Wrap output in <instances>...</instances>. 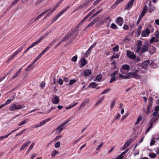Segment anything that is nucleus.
<instances>
[{
	"mask_svg": "<svg viewBox=\"0 0 159 159\" xmlns=\"http://www.w3.org/2000/svg\"><path fill=\"white\" fill-rule=\"evenodd\" d=\"M138 70H135L134 72H130L127 73L126 75H123L120 74H119V77L122 79H128L129 78H133L136 79H140L141 75L137 74Z\"/></svg>",
	"mask_w": 159,
	"mask_h": 159,
	"instance_id": "obj_1",
	"label": "nucleus"
},
{
	"mask_svg": "<svg viewBox=\"0 0 159 159\" xmlns=\"http://www.w3.org/2000/svg\"><path fill=\"white\" fill-rule=\"evenodd\" d=\"M78 28H76L75 29L70 30L66 35V37L67 39H74L75 38L78 34Z\"/></svg>",
	"mask_w": 159,
	"mask_h": 159,
	"instance_id": "obj_2",
	"label": "nucleus"
},
{
	"mask_svg": "<svg viewBox=\"0 0 159 159\" xmlns=\"http://www.w3.org/2000/svg\"><path fill=\"white\" fill-rule=\"evenodd\" d=\"M25 107L24 105L20 104L17 105L15 103L12 104L9 108V109L11 111L15 110H19L21 109H23Z\"/></svg>",
	"mask_w": 159,
	"mask_h": 159,
	"instance_id": "obj_3",
	"label": "nucleus"
},
{
	"mask_svg": "<svg viewBox=\"0 0 159 159\" xmlns=\"http://www.w3.org/2000/svg\"><path fill=\"white\" fill-rule=\"evenodd\" d=\"M23 48V46L20 47L16 51L14 52L13 55L8 59L6 62H7L10 60L12 59L18 53L22 50Z\"/></svg>",
	"mask_w": 159,
	"mask_h": 159,
	"instance_id": "obj_4",
	"label": "nucleus"
},
{
	"mask_svg": "<svg viewBox=\"0 0 159 159\" xmlns=\"http://www.w3.org/2000/svg\"><path fill=\"white\" fill-rule=\"evenodd\" d=\"M49 49V47L48 46L44 49L42 52L35 58L32 64H34L37 60H38L46 52L48 51Z\"/></svg>",
	"mask_w": 159,
	"mask_h": 159,
	"instance_id": "obj_5",
	"label": "nucleus"
},
{
	"mask_svg": "<svg viewBox=\"0 0 159 159\" xmlns=\"http://www.w3.org/2000/svg\"><path fill=\"white\" fill-rule=\"evenodd\" d=\"M150 33V30L148 28L144 29L141 33V36L142 37H145L149 36Z\"/></svg>",
	"mask_w": 159,
	"mask_h": 159,
	"instance_id": "obj_6",
	"label": "nucleus"
},
{
	"mask_svg": "<svg viewBox=\"0 0 159 159\" xmlns=\"http://www.w3.org/2000/svg\"><path fill=\"white\" fill-rule=\"evenodd\" d=\"M62 0L60 1L54 7L53 9L51 10L50 12H49L45 17L46 18L47 17L49 16L52 14L56 9L58 6L61 4Z\"/></svg>",
	"mask_w": 159,
	"mask_h": 159,
	"instance_id": "obj_7",
	"label": "nucleus"
},
{
	"mask_svg": "<svg viewBox=\"0 0 159 159\" xmlns=\"http://www.w3.org/2000/svg\"><path fill=\"white\" fill-rule=\"evenodd\" d=\"M60 101V99L59 97L56 95L53 96V98L52 99V102L54 104H58Z\"/></svg>",
	"mask_w": 159,
	"mask_h": 159,
	"instance_id": "obj_8",
	"label": "nucleus"
},
{
	"mask_svg": "<svg viewBox=\"0 0 159 159\" xmlns=\"http://www.w3.org/2000/svg\"><path fill=\"white\" fill-rule=\"evenodd\" d=\"M50 120V118H48L46 119H45L44 120H43L41 121V122L38 123L35 125V127H39L41 126L44 124H45L46 123L49 121Z\"/></svg>",
	"mask_w": 159,
	"mask_h": 159,
	"instance_id": "obj_9",
	"label": "nucleus"
},
{
	"mask_svg": "<svg viewBox=\"0 0 159 159\" xmlns=\"http://www.w3.org/2000/svg\"><path fill=\"white\" fill-rule=\"evenodd\" d=\"M44 37H42L40 38L37 41L33 43L32 44H31L29 47V48H31L35 46L36 44L39 43L41 42L44 38Z\"/></svg>",
	"mask_w": 159,
	"mask_h": 159,
	"instance_id": "obj_10",
	"label": "nucleus"
},
{
	"mask_svg": "<svg viewBox=\"0 0 159 159\" xmlns=\"http://www.w3.org/2000/svg\"><path fill=\"white\" fill-rule=\"evenodd\" d=\"M134 0H130L128 2L126 7L125 9H129L132 7L133 6V3Z\"/></svg>",
	"mask_w": 159,
	"mask_h": 159,
	"instance_id": "obj_11",
	"label": "nucleus"
},
{
	"mask_svg": "<svg viewBox=\"0 0 159 159\" xmlns=\"http://www.w3.org/2000/svg\"><path fill=\"white\" fill-rule=\"evenodd\" d=\"M123 22V19L121 17H118L116 20V23L120 26L122 25Z\"/></svg>",
	"mask_w": 159,
	"mask_h": 159,
	"instance_id": "obj_12",
	"label": "nucleus"
},
{
	"mask_svg": "<svg viewBox=\"0 0 159 159\" xmlns=\"http://www.w3.org/2000/svg\"><path fill=\"white\" fill-rule=\"evenodd\" d=\"M127 55L129 58L131 59H134L136 58V56L134 53L129 51H127Z\"/></svg>",
	"mask_w": 159,
	"mask_h": 159,
	"instance_id": "obj_13",
	"label": "nucleus"
},
{
	"mask_svg": "<svg viewBox=\"0 0 159 159\" xmlns=\"http://www.w3.org/2000/svg\"><path fill=\"white\" fill-rule=\"evenodd\" d=\"M19 128L18 129H17L16 130H14L12 131H11L7 135H6L3 136H1V137H0V141L4 139L5 138H7L12 133L15 132L16 130H18Z\"/></svg>",
	"mask_w": 159,
	"mask_h": 159,
	"instance_id": "obj_14",
	"label": "nucleus"
},
{
	"mask_svg": "<svg viewBox=\"0 0 159 159\" xmlns=\"http://www.w3.org/2000/svg\"><path fill=\"white\" fill-rule=\"evenodd\" d=\"M49 11L50 9H49L43 11L42 13H41L38 16V17L34 20V22H35L39 18H40L41 17L43 16L47 12Z\"/></svg>",
	"mask_w": 159,
	"mask_h": 159,
	"instance_id": "obj_15",
	"label": "nucleus"
},
{
	"mask_svg": "<svg viewBox=\"0 0 159 159\" xmlns=\"http://www.w3.org/2000/svg\"><path fill=\"white\" fill-rule=\"evenodd\" d=\"M30 143V142L29 141H28L26 142H25L23 144V145L21 147V148H20V151H22L23 150L25 149V148L28 146L29 144Z\"/></svg>",
	"mask_w": 159,
	"mask_h": 159,
	"instance_id": "obj_16",
	"label": "nucleus"
},
{
	"mask_svg": "<svg viewBox=\"0 0 159 159\" xmlns=\"http://www.w3.org/2000/svg\"><path fill=\"white\" fill-rule=\"evenodd\" d=\"M81 65L80 67H82L84 66L87 63V61L85 58L81 59L80 61Z\"/></svg>",
	"mask_w": 159,
	"mask_h": 159,
	"instance_id": "obj_17",
	"label": "nucleus"
},
{
	"mask_svg": "<svg viewBox=\"0 0 159 159\" xmlns=\"http://www.w3.org/2000/svg\"><path fill=\"white\" fill-rule=\"evenodd\" d=\"M64 129V128H63L62 127H61V125H59L58 126L56 129V133H55L56 134H60L62 130L63 129Z\"/></svg>",
	"mask_w": 159,
	"mask_h": 159,
	"instance_id": "obj_18",
	"label": "nucleus"
},
{
	"mask_svg": "<svg viewBox=\"0 0 159 159\" xmlns=\"http://www.w3.org/2000/svg\"><path fill=\"white\" fill-rule=\"evenodd\" d=\"M159 41V39L155 37H152L150 41V43L152 44L154 42H158Z\"/></svg>",
	"mask_w": 159,
	"mask_h": 159,
	"instance_id": "obj_19",
	"label": "nucleus"
},
{
	"mask_svg": "<svg viewBox=\"0 0 159 159\" xmlns=\"http://www.w3.org/2000/svg\"><path fill=\"white\" fill-rule=\"evenodd\" d=\"M148 10L147 6L145 5L143 10L142 14L141 15V18H142L146 14Z\"/></svg>",
	"mask_w": 159,
	"mask_h": 159,
	"instance_id": "obj_20",
	"label": "nucleus"
},
{
	"mask_svg": "<svg viewBox=\"0 0 159 159\" xmlns=\"http://www.w3.org/2000/svg\"><path fill=\"white\" fill-rule=\"evenodd\" d=\"M90 0H88L87 1H86L85 3L80 6L79 7L78 9L77 10H78L80 9H81L82 8H84V7H86L87 6L88 4L90 3Z\"/></svg>",
	"mask_w": 159,
	"mask_h": 159,
	"instance_id": "obj_21",
	"label": "nucleus"
},
{
	"mask_svg": "<svg viewBox=\"0 0 159 159\" xmlns=\"http://www.w3.org/2000/svg\"><path fill=\"white\" fill-rule=\"evenodd\" d=\"M149 62L150 61L148 60H147L144 61L142 63V66L143 67L144 69H146L147 68L148 65L149 64Z\"/></svg>",
	"mask_w": 159,
	"mask_h": 159,
	"instance_id": "obj_22",
	"label": "nucleus"
},
{
	"mask_svg": "<svg viewBox=\"0 0 159 159\" xmlns=\"http://www.w3.org/2000/svg\"><path fill=\"white\" fill-rule=\"evenodd\" d=\"M91 74V71L90 70L88 69L84 70V75L85 76L89 75Z\"/></svg>",
	"mask_w": 159,
	"mask_h": 159,
	"instance_id": "obj_23",
	"label": "nucleus"
},
{
	"mask_svg": "<svg viewBox=\"0 0 159 159\" xmlns=\"http://www.w3.org/2000/svg\"><path fill=\"white\" fill-rule=\"evenodd\" d=\"M120 68L123 69L124 70L129 71L130 68V66L128 65L125 64L123 65Z\"/></svg>",
	"mask_w": 159,
	"mask_h": 159,
	"instance_id": "obj_24",
	"label": "nucleus"
},
{
	"mask_svg": "<svg viewBox=\"0 0 159 159\" xmlns=\"http://www.w3.org/2000/svg\"><path fill=\"white\" fill-rule=\"evenodd\" d=\"M148 49V47L147 45H143L141 50V52L143 53L147 51Z\"/></svg>",
	"mask_w": 159,
	"mask_h": 159,
	"instance_id": "obj_25",
	"label": "nucleus"
},
{
	"mask_svg": "<svg viewBox=\"0 0 159 159\" xmlns=\"http://www.w3.org/2000/svg\"><path fill=\"white\" fill-rule=\"evenodd\" d=\"M131 140H128L124 144L123 147V149H125V148H126L129 145L130 143H131Z\"/></svg>",
	"mask_w": 159,
	"mask_h": 159,
	"instance_id": "obj_26",
	"label": "nucleus"
},
{
	"mask_svg": "<svg viewBox=\"0 0 159 159\" xmlns=\"http://www.w3.org/2000/svg\"><path fill=\"white\" fill-rule=\"evenodd\" d=\"M158 119V118L157 117H154L152 118L150 123V125H151V126H152L153 124Z\"/></svg>",
	"mask_w": 159,
	"mask_h": 159,
	"instance_id": "obj_27",
	"label": "nucleus"
},
{
	"mask_svg": "<svg viewBox=\"0 0 159 159\" xmlns=\"http://www.w3.org/2000/svg\"><path fill=\"white\" fill-rule=\"evenodd\" d=\"M89 99H86L81 104L80 107V108H81L83 107H84L85 105L87 103L89 102Z\"/></svg>",
	"mask_w": 159,
	"mask_h": 159,
	"instance_id": "obj_28",
	"label": "nucleus"
},
{
	"mask_svg": "<svg viewBox=\"0 0 159 159\" xmlns=\"http://www.w3.org/2000/svg\"><path fill=\"white\" fill-rule=\"evenodd\" d=\"M78 104L77 102H75L72 104H70L69 106L66 107V109H71Z\"/></svg>",
	"mask_w": 159,
	"mask_h": 159,
	"instance_id": "obj_29",
	"label": "nucleus"
},
{
	"mask_svg": "<svg viewBox=\"0 0 159 159\" xmlns=\"http://www.w3.org/2000/svg\"><path fill=\"white\" fill-rule=\"evenodd\" d=\"M97 86V84L95 82H92L90 84L89 87L94 89Z\"/></svg>",
	"mask_w": 159,
	"mask_h": 159,
	"instance_id": "obj_30",
	"label": "nucleus"
},
{
	"mask_svg": "<svg viewBox=\"0 0 159 159\" xmlns=\"http://www.w3.org/2000/svg\"><path fill=\"white\" fill-rule=\"evenodd\" d=\"M104 97H102L100 98L99 99V100L95 104V105L96 106H97L99 105L104 100Z\"/></svg>",
	"mask_w": 159,
	"mask_h": 159,
	"instance_id": "obj_31",
	"label": "nucleus"
},
{
	"mask_svg": "<svg viewBox=\"0 0 159 159\" xmlns=\"http://www.w3.org/2000/svg\"><path fill=\"white\" fill-rule=\"evenodd\" d=\"M142 116H139L137 118L136 122L135 123V125H138L139 122L142 120Z\"/></svg>",
	"mask_w": 159,
	"mask_h": 159,
	"instance_id": "obj_32",
	"label": "nucleus"
},
{
	"mask_svg": "<svg viewBox=\"0 0 159 159\" xmlns=\"http://www.w3.org/2000/svg\"><path fill=\"white\" fill-rule=\"evenodd\" d=\"M157 154L155 153L151 152L149 154V157L151 158H155L157 156Z\"/></svg>",
	"mask_w": 159,
	"mask_h": 159,
	"instance_id": "obj_33",
	"label": "nucleus"
},
{
	"mask_svg": "<svg viewBox=\"0 0 159 159\" xmlns=\"http://www.w3.org/2000/svg\"><path fill=\"white\" fill-rule=\"evenodd\" d=\"M144 138V136L141 138L138 141V143L136 144L135 147L134 148V149H135L137 147V146L139 145L143 141V139Z\"/></svg>",
	"mask_w": 159,
	"mask_h": 159,
	"instance_id": "obj_34",
	"label": "nucleus"
},
{
	"mask_svg": "<svg viewBox=\"0 0 159 159\" xmlns=\"http://www.w3.org/2000/svg\"><path fill=\"white\" fill-rule=\"evenodd\" d=\"M149 8L148 9V11H149L151 13L152 11H153V10L154 9V7L153 6H152L151 5H150L151 3L150 2L149 3Z\"/></svg>",
	"mask_w": 159,
	"mask_h": 159,
	"instance_id": "obj_35",
	"label": "nucleus"
},
{
	"mask_svg": "<svg viewBox=\"0 0 159 159\" xmlns=\"http://www.w3.org/2000/svg\"><path fill=\"white\" fill-rule=\"evenodd\" d=\"M102 78V75H98L96 77L95 81H99Z\"/></svg>",
	"mask_w": 159,
	"mask_h": 159,
	"instance_id": "obj_36",
	"label": "nucleus"
},
{
	"mask_svg": "<svg viewBox=\"0 0 159 159\" xmlns=\"http://www.w3.org/2000/svg\"><path fill=\"white\" fill-rule=\"evenodd\" d=\"M58 153V152H57L56 150H54L52 152V153L51 154V156L52 157H54L55 156L57 155Z\"/></svg>",
	"mask_w": 159,
	"mask_h": 159,
	"instance_id": "obj_37",
	"label": "nucleus"
},
{
	"mask_svg": "<svg viewBox=\"0 0 159 159\" xmlns=\"http://www.w3.org/2000/svg\"><path fill=\"white\" fill-rule=\"evenodd\" d=\"M111 28L113 29H118V27L117 25L114 23H112L110 26Z\"/></svg>",
	"mask_w": 159,
	"mask_h": 159,
	"instance_id": "obj_38",
	"label": "nucleus"
},
{
	"mask_svg": "<svg viewBox=\"0 0 159 159\" xmlns=\"http://www.w3.org/2000/svg\"><path fill=\"white\" fill-rule=\"evenodd\" d=\"M13 100V99H9L7 100L6 102L3 104L4 105V106L7 105H8V104L10 103Z\"/></svg>",
	"mask_w": 159,
	"mask_h": 159,
	"instance_id": "obj_39",
	"label": "nucleus"
},
{
	"mask_svg": "<svg viewBox=\"0 0 159 159\" xmlns=\"http://www.w3.org/2000/svg\"><path fill=\"white\" fill-rule=\"evenodd\" d=\"M35 145L34 143H33L30 146L28 149V150L27 152H29L33 148L34 146Z\"/></svg>",
	"mask_w": 159,
	"mask_h": 159,
	"instance_id": "obj_40",
	"label": "nucleus"
},
{
	"mask_svg": "<svg viewBox=\"0 0 159 159\" xmlns=\"http://www.w3.org/2000/svg\"><path fill=\"white\" fill-rule=\"evenodd\" d=\"M142 26H139L137 30V33L139 35L140 34L141 30H142Z\"/></svg>",
	"mask_w": 159,
	"mask_h": 159,
	"instance_id": "obj_41",
	"label": "nucleus"
},
{
	"mask_svg": "<svg viewBox=\"0 0 159 159\" xmlns=\"http://www.w3.org/2000/svg\"><path fill=\"white\" fill-rule=\"evenodd\" d=\"M70 121V120L68 119L66 120L65 122H64L63 123L60 125H61V127H62L63 128H64V125L66 124L67 123H68Z\"/></svg>",
	"mask_w": 159,
	"mask_h": 159,
	"instance_id": "obj_42",
	"label": "nucleus"
},
{
	"mask_svg": "<svg viewBox=\"0 0 159 159\" xmlns=\"http://www.w3.org/2000/svg\"><path fill=\"white\" fill-rule=\"evenodd\" d=\"M96 21V19L93 21L90 24H89L87 26V28H88L90 27V26H92L93 25L95 24Z\"/></svg>",
	"mask_w": 159,
	"mask_h": 159,
	"instance_id": "obj_43",
	"label": "nucleus"
},
{
	"mask_svg": "<svg viewBox=\"0 0 159 159\" xmlns=\"http://www.w3.org/2000/svg\"><path fill=\"white\" fill-rule=\"evenodd\" d=\"M154 35L155 37L158 39L159 38V32L158 31H156L154 32Z\"/></svg>",
	"mask_w": 159,
	"mask_h": 159,
	"instance_id": "obj_44",
	"label": "nucleus"
},
{
	"mask_svg": "<svg viewBox=\"0 0 159 159\" xmlns=\"http://www.w3.org/2000/svg\"><path fill=\"white\" fill-rule=\"evenodd\" d=\"M104 144V143L102 142H101L100 143V144L98 146V148L96 149L97 150H98Z\"/></svg>",
	"mask_w": 159,
	"mask_h": 159,
	"instance_id": "obj_45",
	"label": "nucleus"
},
{
	"mask_svg": "<svg viewBox=\"0 0 159 159\" xmlns=\"http://www.w3.org/2000/svg\"><path fill=\"white\" fill-rule=\"evenodd\" d=\"M62 135H59L57 136L55 138L53 139V141L54 142H56L60 138L62 137Z\"/></svg>",
	"mask_w": 159,
	"mask_h": 159,
	"instance_id": "obj_46",
	"label": "nucleus"
},
{
	"mask_svg": "<svg viewBox=\"0 0 159 159\" xmlns=\"http://www.w3.org/2000/svg\"><path fill=\"white\" fill-rule=\"evenodd\" d=\"M77 56L75 55L71 59V61L73 62H76L77 60Z\"/></svg>",
	"mask_w": 159,
	"mask_h": 159,
	"instance_id": "obj_47",
	"label": "nucleus"
},
{
	"mask_svg": "<svg viewBox=\"0 0 159 159\" xmlns=\"http://www.w3.org/2000/svg\"><path fill=\"white\" fill-rule=\"evenodd\" d=\"M26 122H27V121H26V120H24L22 122L19 123L18 124V126H20L21 125H24L25 124H26Z\"/></svg>",
	"mask_w": 159,
	"mask_h": 159,
	"instance_id": "obj_48",
	"label": "nucleus"
},
{
	"mask_svg": "<svg viewBox=\"0 0 159 159\" xmlns=\"http://www.w3.org/2000/svg\"><path fill=\"white\" fill-rule=\"evenodd\" d=\"M94 10H93L91 11L89 13L87 16L84 17L87 19L88 17H89L93 12Z\"/></svg>",
	"mask_w": 159,
	"mask_h": 159,
	"instance_id": "obj_49",
	"label": "nucleus"
},
{
	"mask_svg": "<svg viewBox=\"0 0 159 159\" xmlns=\"http://www.w3.org/2000/svg\"><path fill=\"white\" fill-rule=\"evenodd\" d=\"M94 10H93L91 11L89 13L87 16L84 17L87 19L88 17H89L93 12Z\"/></svg>",
	"mask_w": 159,
	"mask_h": 159,
	"instance_id": "obj_50",
	"label": "nucleus"
},
{
	"mask_svg": "<svg viewBox=\"0 0 159 159\" xmlns=\"http://www.w3.org/2000/svg\"><path fill=\"white\" fill-rule=\"evenodd\" d=\"M94 10H93L91 11L89 13L87 16L84 17L87 19L88 17H89L93 12Z\"/></svg>",
	"mask_w": 159,
	"mask_h": 159,
	"instance_id": "obj_51",
	"label": "nucleus"
},
{
	"mask_svg": "<svg viewBox=\"0 0 159 159\" xmlns=\"http://www.w3.org/2000/svg\"><path fill=\"white\" fill-rule=\"evenodd\" d=\"M119 48V46L118 45H116L114 48H113V50L114 51H118Z\"/></svg>",
	"mask_w": 159,
	"mask_h": 159,
	"instance_id": "obj_52",
	"label": "nucleus"
},
{
	"mask_svg": "<svg viewBox=\"0 0 159 159\" xmlns=\"http://www.w3.org/2000/svg\"><path fill=\"white\" fill-rule=\"evenodd\" d=\"M76 80L75 79H73L72 80H71L70 81L69 84L71 85L73 84L74 83L76 82Z\"/></svg>",
	"mask_w": 159,
	"mask_h": 159,
	"instance_id": "obj_53",
	"label": "nucleus"
},
{
	"mask_svg": "<svg viewBox=\"0 0 159 159\" xmlns=\"http://www.w3.org/2000/svg\"><path fill=\"white\" fill-rule=\"evenodd\" d=\"M60 142H57L55 144V147L56 148H58L60 147Z\"/></svg>",
	"mask_w": 159,
	"mask_h": 159,
	"instance_id": "obj_54",
	"label": "nucleus"
},
{
	"mask_svg": "<svg viewBox=\"0 0 159 159\" xmlns=\"http://www.w3.org/2000/svg\"><path fill=\"white\" fill-rule=\"evenodd\" d=\"M151 107V104H149L147 107V113H148V112H149L151 110V109L150 108V107Z\"/></svg>",
	"mask_w": 159,
	"mask_h": 159,
	"instance_id": "obj_55",
	"label": "nucleus"
},
{
	"mask_svg": "<svg viewBox=\"0 0 159 159\" xmlns=\"http://www.w3.org/2000/svg\"><path fill=\"white\" fill-rule=\"evenodd\" d=\"M86 20L84 17L78 23V25L80 26L82 24V23Z\"/></svg>",
	"mask_w": 159,
	"mask_h": 159,
	"instance_id": "obj_56",
	"label": "nucleus"
},
{
	"mask_svg": "<svg viewBox=\"0 0 159 159\" xmlns=\"http://www.w3.org/2000/svg\"><path fill=\"white\" fill-rule=\"evenodd\" d=\"M118 71H115L113 73H112L111 75V76H115V75L118 73Z\"/></svg>",
	"mask_w": 159,
	"mask_h": 159,
	"instance_id": "obj_57",
	"label": "nucleus"
},
{
	"mask_svg": "<svg viewBox=\"0 0 159 159\" xmlns=\"http://www.w3.org/2000/svg\"><path fill=\"white\" fill-rule=\"evenodd\" d=\"M111 78L110 80V82L111 83L112 82L116 80V78L115 76H111Z\"/></svg>",
	"mask_w": 159,
	"mask_h": 159,
	"instance_id": "obj_58",
	"label": "nucleus"
},
{
	"mask_svg": "<svg viewBox=\"0 0 159 159\" xmlns=\"http://www.w3.org/2000/svg\"><path fill=\"white\" fill-rule=\"evenodd\" d=\"M110 90V89H108L105 90L103 91L102 92V93H101V94H104L108 92Z\"/></svg>",
	"mask_w": 159,
	"mask_h": 159,
	"instance_id": "obj_59",
	"label": "nucleus"
},
{
	"mask_svg": "<svg viewBox=\"0 0 159 159\" xmlns=\"http://www.w3.org/2000/svg\"><path fill=\"white\" fill-rule=\"evenodd\" d=\"M91 51V50H89V49H88L87 52L86 53V54L85 55V57H87L90 54Z\"/></svg>",
	"mask_w": 159,
	"mask_h": 159,
	"instance_id": "obj_60",
	"label": "nucleus"
},
{
	"mask_svg": "<svg viewBox=\"0 0 159 159\" xmlns=\"http://www.w3.org/2000/svg\"><path fill=\"white\" fill-rule=\"evenodd\" d=\"M102 11V9H101L98 11H97L96 12V13H95V14H94L93 16H92L91 17L92 18V17H94L95 16H96L98 14H99V13H100V12Z\"/></svg>",
	"mask_w": 159,
	"mask_h": 159,
	"instance_id": "obj_61",
	"label": "nucleus"
},
{
	"mask_svg": "<svg viewBox=\"0 0 159 159\" xmlns=\"http://www.w3.org/2000/svg\"><path fill=\"white\" fill-rule=\"evenodd\" d=\"M156 141L155 140H153V139H152L151 142L150 143V145L152 146L153 145L154 143H155Z\"/></svg>",
	"mask_w": 159,
	"mask_h": 159,
	"instance_id": "obj_62",
	"label": "nucleus"
},
{
	"mask_svg": "<svg viewBox=\"0 0 159 159\" xmlns=\"http://www.w3.org/2000/svg\"><path fill=\"white\" fill-rule=\"evenodd\" d=\"M119 56L118 54H116L115 55H113L112 58H119Z\"/></svg>",
	"mask_w": 159,
	"mask_h": 159,
	"instance_id": "obj_63",
	"label": "nucleus"
},
{
	"mask_svg": "<svg viewBox=\"0 0 159 159\" xmlns=\"http://www.w3.org/2000/svg\"><path fill=\"white\" fill-rule=\"evenodd\" d=\"M123 157V155L121 154L120 155L118 156V157L116 159H122Z\"/></svg>",
	"mask_w": 159,
	"mask_h": 159,
	"instance_id": "obj_64",
	"label": "nucleus"
}]
</instances>
